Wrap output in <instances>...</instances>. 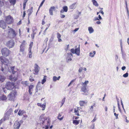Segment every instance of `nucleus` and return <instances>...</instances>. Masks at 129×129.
<instances>
[{
  "mask_svg": "<svg viewBox=\"0 0 129 129\" xmlns=\"http://www.w3.org/2000/svg\"><path fill=\"white\" fill-rule=\"evenodd\" d=\"M0 59L1 60V61L2 63L1 67L3 65V68L4 69H5V68H6L7 67L8 68V71H9V68L8 66V65L9 63V60L6 58L3 59V57H0Z\"/></svg>",
  "mask_w": 129,
  "mask_h": 129,
  "instance_id": "f257e3e1",
  "label": "nucleus"
},
{
  "mask_svg": "<svg viewBox=\"0 0 129 129\" xmlns=\"http://www.w3.org/2000/svg\"><path fill=\"white\" fill-rule=\"evenodd\" d=\"M17 92L15 90L12 91L8 96V99L11 101H13L15 99V95H16Z\"/></svg>",
  "mask_w": 129,
  "mask_h": 129,
  "instance_id": "f03ea898",
  "label": "nucleus"
},
{
  "mask_svg": "<svg viewBox=\"0 0 129 129\" xmlns=\"http://www.w3.org/2000/svg\"><path fill=\"white\" fill-rule=\"evenodd\" d=\"M1 51L3 55L5 56H8L10 53V50L6 48H3Z\"/></svg>",
  "mask_w": 129,
  "mask_h": 129,
  "instance_id": "7ed1b4c3",
  "label": "nucleus"
},
{
  "mask_svg": "<svg viewBox=\"0 0 129 129\" xmlns=\"http://www.w3.org/2000/svg\"><path fill=\"white\" fill-rule=\"evenodd\" d=\"M9 36L11 38H14L16 36L15 32L12 28H10L8 30Z\"/></svg>",
  "mask_w": 129,
  "mask_h": 129,
  "instance_id": "20e7f679",
  "label": "nucleus"
},
{
  "mask_svg": "<svg viewBox=\"0 0 129 129\" xmlns=\"http://www.w3.org/2000/svg\"><path fill=\"white\" fill-rule=\"evenodd\" d=\"M5 19L6 22L8 24H11L13 21V18L10 15L6 17Z\"/></svg>",
  "mask_w": 129,
  "mask_h": 129,
  "instance_id": "39448f33",
  "label": "nucleus"
},
{
  "mask_svg": "<svg viewBox=\"0 0 129 129\" xmlns=\"http://www.w3.org/2000/svg\"><path fill=\"white\" fill-rule=\"evenodd\" d=\"M71 51L73 54L75 53L78 56L79 55L80 52V45H79L78 48H76L75 49H71Z\"/></svg>",
  "mask_w": 129,
  "mask_h": 129,
  "instance_id": "423d86ee",
  "label": "nucleus"
},
{
  "mask_svg": "<svg viewBox=\"0 0 129 129\" xmlns=\"http://www.w3.org/2000/svg\"><path fill=\"white\" fill-rule=\"evenodd\" d=\"M14 87V84L10 82H7L6 84V88L8 90H11Z\"/></svg>",
  "mask_w": 129,
  "mask_h": 129,
  "instance_id": "0eeeda50",
  "label": "nucleus"
},
{
  "mask_svg": "<svg viewBox=\"0 0 129 129\" xmlns=\"http://www.w3.org/2000/svg\"><path fill=\"white\" fill-rule=\"evenodd\" d=\"M40 68L39 66L36 64L34 66V68L33 71V73L35 75H37L40 70Z\"/></svg>",
  "mask_w": 129,
  "mask_h": 129,
  "instance_id": "6e6552de",
  "label": "nucleus"
},
{
  "mask_svg": "<svg viewBox=\"0 0 129 129\" xmlns=\"http://www.w3.org/2000/svg\"><path fill=\"white\" fill-rule=\"evenodd\" d=\"M86 86V85H83L81 88V91L83 92L82 94L85 95H87L88 94V91L87 90Z\"/></svg>",
  "mask_w": 129,
  "mask_h": 129,
  "instance_id": "1a4fd4ad",
  "label": "nucleus"
},
{
  "mask_svg": "<svg viewBox=\"0 0 129 129\" xmlns=\"http://www.w3.org/2000/svg\"><path fill=\"white\" fill-rule=\"evenodd\" d=\"M22 123V121L21 120L20 121H16L14 125V129H19Z\"/></svg>",
  "mask_w": 129,
  "mask_h": 129,
  "instance_id": "9d476101",
  "label": "nucleus"
},
{
  "mask_svg": "<svg viewBox=\"0 0 129 129\" xmlns=\"http://www.w3.org/2000/svg\"><path fill=\"white\" fill-rule=\"evenodd\" d=\"M3 66V65L2 67H0V74H6L8 71V67H7L6 68H5V69H4Z\"/></svg>",
  "mask_w": 129,
  "mask_h": 129,
  "instance_id": "9b49d317",
  "label": "nucleus"
},
{
  "mask_svg": "<svg viewBox=\"0 0 129 129\" xmlns=\"http://www.w3.org/2000/svg\"><path fill=\"white\" fill-rule=\"evenodd\" d=\"M47 117H46L45 116L44 114H43L40 116L39 119L40 121H42V123L43 124L45 121L47 120ZM41 122V123L42 122Z\"/></svg>",
  "mask_w": 129,
  "mask_h": 129,
  "instance_id": "f8f14e48",
  "label": "nucleus"
},
{
  "mask_svg": "<svg viewBox=\"0 0 129 129\" xmlns=\"http://www.w3.org/2000/svg\"><path fill=\"white\" fill-rule=\"evenodd\" d=\"M9 79L11 81H15L18 79L17 74H16V75L15 76L14 74H13L10 76Z\"/></svg>",
  "mask_w": 129,
  "mask_h": 129,
  "instance_id": "ddd939ff",
  "label": "nucleus"
},
{
  "mask_svg": "<svg viewBox=\"0 0 129 129\" xmlns=\"http://www.w3.org/2000/svg\"><path fill=\"white\" fill-rule=\"evenodd\" d=\"M14 42L13 40H11L8 41L6 43V45L9 48H12L14 45Z\"/></svg>",
  "mask_w": 129,
  "mask_h": 129,
  "instance_id": "4468645a",
  "label": "nucleus"
},
{
  "mask_svg": "<svg viewBox=\"0 0 129 129\" xmlns=\"http://www.w3.org/2000/svg\"><path fill=\"white\" fill-rule=\"evenodd\" d=\"M6 24L4 21H0V27L3 29H5L6 28Z\"/></svg>",
  "mask_w": 129,
  "mask_h": 129,
  "instance_id": "2eb2a0df",
  "label": "nucleus"
},
{
  "mask_svg": "<svg viewBox=\"0 0 129 129\" xmlns=\"http://www.w3.org/2000/svg\"><path fill=\"white\" fill-rule=\"evenodd\" d=\"M68 57L67 58V61L68 62H69L72 60L71 58L73 56V54L71 53H68L67 54Z\"/></svg>",
  "mask_w": 129,
  "mask_h": 129,
  "instance_id": "dca6fc26",
  "label": "nucleus"
},
{
  "mask_svg": "<svg viewBox=\"0 0 129 129\" xmlns=\"http://www.w3.org/2000/svg\"><path fill=\"white\" fill-rule=\"evenodd\" d=\"M37 105L38 106H40L42 108V110H44L45 109L46 104V103H44V104H42L40 103H38Z\"/></svg>",
  "mask_w": 129,
  "mask_h": 129,
  "instance_id": "f3484780",
  "label": "nucleus"
},
{
  "mask_svg": "<svg viewBox=\"0 0 129 129\" xmlns=\"http://www.w3.org/2000/svg\"><path fill=\"white\" fill-rule=\"evenodd\" d=\"M25 48L22 46H20L19 54H23L24 52Z\"/></svg>",
  "mask_w": 129,
  "mask_h": 129,
  "instance_id": "a211bd4d",
  "label": "nucleus"
},
{
  "mask_svg": "<svg viewBox=\"0 0 129 129\" xmlns=\"http://www.w3.org/2000/svg\"><path fill=\"white\" fill-rule=\"evenodd\" d=\"M34 87V86L33 85H30L29 86L28 92L30 94H31L32 92H31L32 91V89Z\"/></svg>",
  "mask_w": 129,
  "mask_h": 129,
  "instance_id": "6ab92c4d",
  "label": "nucleus"
},
{
  "mask_svg": "<svg viewBox=\"0 0 129 129\" xmlns=\"http://www.w3.org/2000/svg\"><path fill=\"white\" fill-rule=\"evenodd\" d=\"M87 102L83 101H80L79 102V104L81 106H83L85 104H86Z\"/></svg>",
  "mask_w": 129,
  "mask_h": 129,
  "instance_id": "aec40b11",
  "label": "nucleus"
},
{
  "mask_svg": "<svg viewBox=\"0 0 129 129\" xmlns=\"http://www.w3.org/2000/svg\"><path fill=\"white\" fill-rule=\"evenodd\" d=\"M76 3H75L73 4L70 6V8L71 9H74L76 8Z\"/></svg>",
  "mask_w": 129,
  "mask_h": 129,
  "instance_id": "412c9836",
  "label": "nucleus"
},
{
  "mask_svg": "<svg viewBox=\"0 0 129 129\" xmlns=\"http://www.w3.org/2000/svg\"><path fill=\"white\" fill-rule=\"evenodd\" d=\"M60 78V76H59L57 77L55 76H54L53 78V81L54 82H55L56 80H58Z\"/></svg>",
  "mask_w": 129,
  "mask_h": 129,
  "instance_id": "4be33fe9",
  "label": "nucleus"
},
{
  "mask_svg": "<svg viewBox=\"0 0 129 129\" xmlns=\"http://www.w3.org/2000/svg\"><path fill=\"white\" fill-rule=\"evenodd\" d=\"M88 29L90 34H91L94 31V30L92 27L91 26L89 27L88 28Z\"/></svg>",
  "mask_w": 129,
  "mask_h": 129,
  "instance_id": "5701e85b",
  "label": "nucleus"
},
{
  "mask_svg": "<svg viewBox=\"0 0 129 129\" xmlns=\"http://www.w3.org/2000/svg\"><path fill=\"white\" fill-rule=\"evenodd\" d=\"M91 1L94 5L96 7L98 6L99 4L96 0H92Z\"/></svg>",
  "mask_w": 129,
  "mask_h": 129,
  "instance_id": "b1692460",
  "label": "nucleus"
},
{
  "mask_svg": "<svg viewBox=\"0 0 129 129\" xmlns=\"http://www.w3.org/2000/svg\"><path fill=\"white\" fill-rule=\"evenodd\" d=\"M24 113H25V112L24 111L19 110L18 113V114L19 115L21 116Z\"/></svg>",
  "mask_w": 129,
  "mask_h": 129,
  "instance_id": "393cba45",
  "label": "nucleus"
},
{
  "mask_svg": "<svg viewBox=\"0 0 129 129\" xmlns=\"http://www.w3.org/2000/svg\"><path fill=\"white\" fill-rule=\"evenodd\" d=\"M62 115V113H59L58 115V119H59L60 120H62L63 118V116H62L61 118H60V117H61Z\"/></svg>",
  "mask_w": 129,
  "mask_h": 129,
  "instance_id": "a878e982",
  "label": "nucleus"
},
{
  "mask_svg": "<svg viewBox=\"0 0 129 129\" xmlns=\"http://www.w3.org/2000/svg\"><path fill=\"white\" fill-rule=\"evenodd\" d=\"M33 8L31 7L30 9H29L28 11V16H30L33 12Z\"/></svg>",
  "mask_w": 129,
  "mask_h": 129,
  "instance_id": "bb28decb",
  "label": "nucleus"
},
{
  "mask_svg": "<svg viewBox=\"0 0 129 129\" xmlns=\"http://www.w3.org/2000/svg\"><path fill=\"white\" fill-rule=\"evenodd\" d=\"M5 77L4 76L0 75V82H3L5 79Z\"/></svg>",
  "mask_w": 129,
  "mask_h": 129,
  "instance_id": "cd10ccee",
  "label": "nucleus"
},
{
  "mask_svg": "<svg viewBox=\"0 0 129 129\" xmlns=\"http://www.w3.org/2000/svg\"><path fill=\"white\" fill-rule=\"evenodd\" d=\"M79 108H77V109H75L74 110V113H75V114L77 116H80L78 113V110H79Z\"/></svg>",
  "mask_w": 129,
  "mask_h": 129,
  "instance_id": "c85d7f7f",
  "label": "nucleus"
},
{
  "mask_svg": "<svg viewBox=\"0 0 129 129\" xmlns=\"http://www.w3.org/2000/svg\"><path fill=\"white\" fill-rule=\"evenodd\" d=\"M7 99V98L6 96L4 95H3L0 98V100L2 101L6 100Z\"/></svg>",
  "mask_w": 129,
  "mask_h": 129,
  "instance_id": "c756f323",
  "label": "nucleus"
},
{
  "mask_svg": "<svg viewBox=\"0 0 129 129\" xmlns=\"http://www.w3.org/2000/svg\"><path fill=\"white\" fill-rule=\"evenodd\" d=\"M79 120H73V123L75 125H77L79 124Z\"/></svg>",
  "mask_w": 129,
  "mask_h": 129,
  "instance_id": "7c9ffc66",
  "label": "nucleus"
},
{
  "mask_svg": "<svg viewBox=\"0 0 129 129\" xmlns=\"http://www.w3.org/2000/svg\"><path fill=\"white\" fill-rule=\"evenodd\" d=\"M95 54V52L94 51H93V52H90L89 53V56L92 57H93L94 56V55Z\"/></svg>",
  "mask_w": 129,
  "mask_h": 129,
  "instance_id": "2f4dec72",
  "label": "nucleus"
},
{
  "mask_svg": "<svg viewBox=\"0 0 129 129\" xmlns=\"http://www.w3.org/2000/svg\"><path fill=\"white\" fill-rule=\"evenodd\" d=\"M46 76H44L43 79L42 80L41 83L42 84H43L46 81Z\"/></svg>",
  "mask_w": 129,
  "mask_h": 129,
  "instance_id": "473e14b6",
  "label": "nucleus"
},
{
  "mask_svg": "<svg viewBox=\"0 0 129 129\" xmlns=\"http://www.w3.org/2000/svg\"><path fill=\"white\" fill-rule=\"evenodd\" d=\"M29 53L28 54V57L29 58H31L32 57L31 50L30 49H28Z\"/></svg>",
  "mask_w": 129,
  "mask_h": 129,
  "instance_id": "72a5a7b5",
  "label": "nucleus"
},
{
  "mask_svg": "<svg viewBox=\"0 0 129 129\" xmlns=\"http://www.w3.org/2000/svg\"><path fill=\"white\" fill-rule=\"evenodd\" d=\"M89 83V81H85L84 82H82L81 83V85L83 86V85H86L88 84Z\"/></svg>",
  "mask_w": 129,
  "mask_h": 129,
  "instance_id": "f704fd0d",
  "label": "nucleus"
},
{
  "mask_svg": "<svg viewBox=\"0 0 129 129\" xmlns=\"http://www.w3.org/2000/svg\"><path fill=\"white\" fill-rule=\"evenodd\" d=\"M26 43L25 41H23L22 43H21V44L20 46L25 48V46L26 45Z\"/></svg>",
  "mask_w": 129,
  "mask_h": 129,
  "instance_id": "c9c22d12",
  "label": "nucleus"
},
{
  "mask_svg": "<svg viewBox=\"0 0 129 129\" xmlns=\"http://www.w3.org/2000/svg\"><path fill=\"white\" fill-rule=\"evenodd\" d=\"M45 0H43L42 2L41 3L40 5L39 6V9H38V11H37V13H36V15L37 14V13L39 11V9H40V7L42 6L43 3H44V2H45Z\"/></svg>",
  "mask_w": 129,
  "mask_h": 129,
  "instance_id": "e433bc0d",
  "label": "nucleus"
},
{
  "mask_svg": "<svg viewBox=\"0 0 129 129\" xmlns=\"http://www.w3.org/2000/svg\"><path fill=\"white\" fill-rule=\"evenodd\" d=\"M36 88L37 89V90L36 92V93L38 92V90L39 89V90H42V87H39L38 86H37L36 87Z\"/></svg>",
  "mask_w": 129,
  "mask_h": 129,
  "instance_id": "4c0bfd02",
  "label": "nucleus"
},
{
  "mask_svg": "<svg viewBox=\"0 0 129 129\" xmlns=\"http://www.w3.org/2000/svg\"><path fill=\"white\" fill-rule=\"evenodd\" d=\"M63 10L64 12H67L68 10V7L67 6H64L63 7Z\"/></svg>",
  "mask_w": 129,
  "mask_h": 129,
  "instance_id": "58836bf2",
  "label": "nucleus"
},
{
  "mask_svg": "<svg viewBox=\"0 0 129 129\" xmlns=\"http://www.w3.org/2000/svg\"><path fill=\"white\" fill-rule=\"evenodd\" d=\"M10 2L11 4L13 5H14L16 2V0H10Z\"/></svg>",
  "mask_w": 129,
  "mask_h": 129,
  "instance_id": "ea45409f",
  "label": "nucleus"
},
{
  "mask_svg": "<svg viewBox=\"0 0 129 129\" xmlns=\"http://www.w3.org/2000/svg\"><path fill=\"white\" fill-rule=\"evenodd\" d=\"M121 52H122V54L123 58V59H125L126 55V54H124L123 53L122 50V52L121 51Z\"/></svg>",
  "mask_w": 129,
  "mask_h": 129,
  "instance_id": "a19ab883",
  "label": "nucleus"
},
{
  "mask_svg": "<svg viewBox=\"0 0 129 129\" xmlns=\"http://www.w3.org/2000/svg\"><path fill=\"white\" fill-rule=\"evenodd\" d=\"M75 81V79H74V80H71V82H70V83L69 84H68V87H69L70 86V85L72 84Z\"/></svg>",
  "mask_w": 129,
  "mask_h": 129,
  "instance_id": "79ce46f5",
  "label": "nucleus"
},
{
  "mask_svg": "<svg viewBox=\"0 0 129 129\" xmlns=\"http://www.w3.org/2000/svg\"><path fill=\"white\" fill-rule=\"evenodd\" d=\"M14 68L15 67H11L10 68L11 69L12 71V72L13 74H14L15 73V71H14Z\"/></svg>",
  "mask_w": 129,
  "mask_h": 129,
  "instance_id": "37998d69",
  "label": "nucleus"
},
{
  "mask_svg": "<svg viewBox=\"0 0 129 129\" xmlns=\"http://www.w3.org/2000/svg\"><path fill=\"white\" fill-rule=\"evenodd\" d=\"M33 45V42H31L30 45H29V49H30V50H31Z\"/></svg>",
  "mask_w": 129,
  "mask_h": 129,
  "instance_id": "c03bdc74",
  "label": "nucleus"
},
{
  "mask_svg": "<svg viewBox=\"0 0 129 129\" xmlns=\"http://www.w3.org/2000/svg\"><path fill=\"white\" fill-rule=\"evenodd\" d=\"M21 83L23 84H25L26 86L28 85L27 82L26 81H22Z\"/></svg>",
  "mask_w": 129,
  "mask_h": 129,
  "instance_id": "a18cd8bd",
  "label": "nucleus"
},
{
  "mask_svg": "<svg viewBox=\"0 0 129 129\" xmlns=\"http://www.w3.org/2000/svg\"><path fill=\"white\" fill-rule=\"evenodd\" d=\"M37 30L36 27H35L33 28H32V30H33V33H36L35 32V31Z\"/></svg>",
  "mask_w": 129,
  "mask_h": 129,
  "instance_id": "49530a36",
  "label": "nucleus"
},
{
  "mask_svg": "<svg viewBox=\"0 0 129 129\" xmlns=\"http://www.w3.org/2000/svg\"><path fill=\"white\" fill-rule=\"evenodd\" d=\"M128 74L127 72L125 74L123 75V77L126 78L128 76Z\"/></svg>",
  "mask_w": 129,
  "mask_h": 129,
  "instance_id": "de8ad7c7",
  "label": "nucleus"
},
{
  "mask_svg": "<svg viewBox=\"0 0 129 129\" xmlns=\"http://www.w3.org/2000/svg\"><path fill=\"white\" fill-rule=\"evenodd\" d=\"M36 34V33H33L31 35V38L33 39L34 38L35 35Z\"/></svg>",
  "mask_w": 129,
  "mask_h": 129,
  "instance_id": "09e8293b",
  "label": "nucleus"
},
{
  "mask_svg": "<svg viewBox=\"0 0 129 129\" xmlns=\"http://www.w3.org/2000/svg\"><path fill=\"white\" fill-rule=\"evenodd\" d=\"M57 38H60L61 36L60 34L58 33H57Z\"/></svg>",
  "mask_w": 129,
  "mask_h": 129,
  "instance_id": "8fccbe9b",
  "label": "nucleus"
},
{
  "mask_svg": "<svg viewBox=\"0 0 129 129\" xmlns=\"http://www.w3.org/2000/svg\"><path fill=\"white\" fill-rule=\"evenodd\" d=\"M51 8H50L49 10V13L50 15H53V12L51 11Z\"/></svg>",
  "mask_w": 129,
  "mask_h": 129,
  "instance_id": "3c124183",
  "label": "nucleus"
},
{
  "mask_svg": "<svg viewBox=\"0 0 129 129\" xmlns=\"http://www.w3.org/2000/svg\"><path fill=\"white\" fill-rule=\"evenodd\" d=\"M120 44L121 47V51L122 52V40H120Z\"/></svg>",
  "mask_w": 129,
  "mask_h": 129,
  "instance_id": "603ef678",
  "label": "nucleus"
},
{
  "mask_svg": "<svg viewBox=\"0 0 129 129\" xmlns=\"http://www.w3.org/2000/svg\"><path fill=\"white\" fill-rule=\"evenodd\" d=\"M4 5V3L2 1H0V7H2Z\"/></svg>",
  "mask_w": 129,
  "mask_h": 129,
  "instance_id": "864d4df0",
  "label": "nucleus"
},
{
  "mask_svg": "<svg viewBox=\"0 0 129 129\" xmlns=\"http://www.w3.org/2000/svg\"><path fill=\"white\" fill-rule=\"evenodd\" d=\"M114 115L116 117V119H118V114H116V113H115L114 112Z\"/></svg>",
  "mask_w": 129,
  "mask_h": 129,
  "instance_id": "5fc2aeb1",
  "label": "nucleus"
},
{
  "mask_svg": "<svg viewBox=\"0 0 129 129\" xmlns=\"http://www.w3.org/2000/svg\"><path fill=\"white\" fill-rule=\"evenodd\" d=\"M121 105H122V107L123 109L124 110V112H125V109H124L123 105V103L122 102V101L121 100Z\"/></svg>",
  "mask_w": 129,
  "mask_h": 129,
  "instance_id": "6e6d98bb",
  "label": "nucleus"
},
{
  "mask_svg": "<svg viewBox=\"0 0 129 129\" xmlns=\"http://www.w3.org/2000/svg\"><path fill=\"white\" fill-rule=\"evenodd\" d=\"M65 100V98H64L61 101V104H63L64 103Z\"/></svg>",
  "mask_w": 129,
  "mask_h": 129,
  "instance_id": "4d7b16f0",
  "label": "nucleus"
},
{
  "mask_svg": "<svg viewBox=\"0 0 129 129\" xmlns=\"http://www.w3.org/2000/svg\"><path fill=\"white\" fill-rule=\"evenodd\" d=\"M50 8H51V11H52V12H53V11L54 10L55 7L54 6L51 7Z\"/></svg>",
  "mask_w": 129,
  "mask_h": 129,
  "instance_id": "13d9d810",
  "label": "nucleus"
},
{
  "mask_svg": "<svg viewBox=\"0 0 129 129\" xmlns=\"http://www.w3.org/2000/svg\"><path fill=\"white\" fill-rule=\"evenodd\" d=\"M50 8H51V11H52V12H53V11L54 10L55 7L54 6L51 7Z\"/></svg>",
  "mask_w": 129,
  "mask_h": 129,
  "instance_id": "bf43d9fd",
  "label": "nucleus"
},
{
  "mask_svg": "<svg viewBox=\"0 0 129 129\" xmlns=\"http://www.w3.org/2000/svg\"><path fill=\"white\" fill-rule=\"evenodd\" d=\"M83 70V68H80L78 70V72L79 73L81 72Z\"/></svg>",
  "mask_w": 129,
  "mask_h": 129,
  "instance_id": "052dcab7",
  "label": "nucleus"
},
{
  "mask_svg": "<svg viewBox=\"0 0 129 129\" xmlns=\"http://www.w3.org/2000/svg\"><path fill=\"white\" fill-rule=\"evenodd\" d=\"M96 120V117H95L91 121L92 122H95Z\"/></svg>",
  "mask_w": 129,
  "mask_h": 129,
  "instance_id": "680f3d73",
  "label": "nucleus"
},
{
  "mask_svg": "<svg viewBox=\"0 0 129 129\" xmlns=\"http://www.w3.org/2000/svg\"><path fill=\"white\" fill-rule=\"evenodd\" d=\"M94 20L95 21L99 20V19L97 17H95L94 18Z\"/></svg>",
  "mask_w": 129,
  "mask_h": 129,
  "instance_id": "e2e57ef3",
  "label": "nucleus"
},
{
  "mask_svg": "<svg viewBox=\"0 0 129 129\" xmlns=\"http://www.w3.org/2000/svg\"><path fill=\"white\" fill-rule=\"evenodd\" d=\"M99 13H102L103 15L104 14V12L102 10L100 11H99Z\"/></svg>",
  "mask_w": 129,
  "mask_h": 129,
  "instance_id": "0e129e2a",
  "label": "nucleus"
},
{
  "mask_svg": "<svg viewBox=\"0 0 129 129\" xmlns=\"http://www.w3.org/2000/svg\"><path fill=\"white\" fill-rule=\"evenodd\" d=\"M79 29V28H76L74 30V31L75 32H76Z\"/></svg>",
  "mask_w": 129,
  "mask_h": 129,
  "instance_id": "69168bd1",
  "label": "nucleus"
},
{
  "mask_svg": "<svg viewBox=\"0 0 129 129\" xmlns=\"http://www.w3.org/2000/svg\"><path fill=\"white\" fill-rule=\"evenodd\" d=\"M126 68V67L125 66H123L122 67L121 69L122 70H124Z\"/></svg>",
  "mask_w": 129,
  "mask_h": 129,
  "instance_id": "338daca9",
  "label": "nucleus"
},
{
  "mask_svg": "<svg viewBox=\"0 0 129 129\" xmlns=\"http://www.w3.org/2000/svg\"><path fill=\"white\" fill-rule=\"evenodd\" d=\"M96 23L97 24H99L101 23V22L100 21H97L96 22Z\"/></svg>",
  "mask_w": 129,
  "mask_h": 129,
  "instance_id": "774afa93",
  "label": "nucleus"
}]
</instances>
